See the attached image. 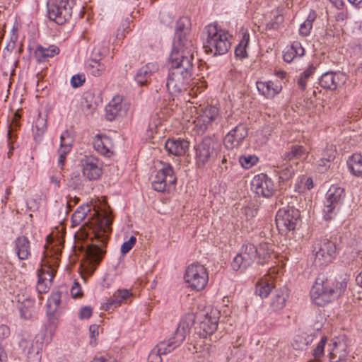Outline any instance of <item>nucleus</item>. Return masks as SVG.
<instances>
[{"label": "nucleus", "instance_id": "obj_1", "mask_svg": "<svg viewBox=\"0 0 362 362\" xmlns=\"http://www.w3.org/2000/svg\"><path fill=\"white\" fill-rule=\"evenodd\" d=\"M189 53H170L169 60L172 70L166 81V87L170 95H177L186 91L189 87L192 79L194 60V54Z\"/></svg>", "mask_w": 362, "mask_h": 362}, {"label": "nucleus", "instance_id": "obj_26", "mask_svg": "<svg viewBox=\"0 0 362 362\" xmlns=\"http://www.w3.org/2000/svg\"><path fill=\"white\" fill-rule=\"evenodd\" d=\"M131 293L127 289L118 290L116 291L112 297L110 298L103 305V308L106 311H110L121 305L129 296Z\"/></svg>", "mask_w": 362, "mask_h": 362}, {"label": "nucleus", "instance_id": "obj_25", "mask_svg": "<svg viewBox=\"0 0 362 362\" xmlns=\"http://www.w3.org/2000/svg\"><path fill=\"white\" fill-rule=\"evenodd\" d=\"M158 69L157 64L148 63L139 69L135 76V81L141 86H146L148 84L152 74L157 71Z\"/></svg>", "mask_w": 362, "mask_h": 362}, {"label": "nucleus", "instance_id": "obj_49", "mask_svg": "<svg viewBox=\"0 0 362 362\" xmlns=\"http://www.w3.org/2000/svg\"><path fill=\"white\" fill-rule=\"evenodd\" d=\"M315 67L313 65H311L309 69H308L303 72V76H301L298 80V85L301 90L305 89L306 79L315 72Z\"/></svg>", "mask_w": 362, "mask_h": 362}, {"label": "nucleus", "instance_id": "obj_38", "mask_svg": "<svg viewBox=\"0 0 362 362\" xmlns=\"http://www.w3.org/2000/svg\"><path fill=\"white\" fill-rule=\"evenodd\" d=\"M87 69L94 76H99L105 70L104 64L100 62V59H91L88 61Z\"/></svg>", "mask_w": 362, "mask_h": 362}, {"label": "nucleus", "instance_id": "obj_45", "mask_svg": "<svg viewBox=\"0 0 362 362\" xmlns=\"http://www.w3.org/2000/svg\"><path fill=\"white\" fill-rule=\"evenodd\" d=\"M109 51L107 45H96L92 52L91 59H100V60L105 56Z\"/></svg>", "mask_w": 362, "mask_h": 362}, {"label": "nucleus", "instance_id": "obj_53", "mask_svg": "<svg viewBox=\"0 0 362 362\" xmlns=\"http://www.w3.org/2000/svg\"><path fill=\"white\" fill-rule=\"evenodd\" d=\"M85 82V76L84 75H74L72 76L71 79V84L74 88H78L83 85Z\"/></svg>", "mask_w": 362, "mask_h": 362}, {"label": "nucleus", "instance_id": "obj_52", "mask_svg": "<svg viewBox=\"0 0 362 362\" xmlns=\"http://www.w3.org/2000/svg\"><path fill=\"white\" fill-rule=\"evenodd\" d=\"M90 341V344L92 346L97 344L96 337L99 335V326L94 324L91 325L89 327Z\"/></svg>", "mask_w": 362, "mask_h": 362}, {"label": "nucleus", "instance_id": "obj_37", "mask_svg": "<svg viewBox=\"0 0 362 362\" xmlns=\"http://www.w3.org/2000/svg\"><path fill=\"white\" fill-rule=\"evenodd\" d=\"M91 211V206L86 204L79 206L73 214L71 219L74 225H78Z\"/></svg>", "mask_w": 362, "mask_h": 362}, {"label": "nucleus", "instance_id": "obj_46", "mask_svg": "<svg viewBox=\"0 0 362 362\" xmlns=\"http://www.w3.org/2000/svg\"><path fill=\"white\" fill-rule=\"evenodd\" d=\"M279 180L281 182H285L292 177L294 174V169L291 165H286L285 167L282 166V169L279 170Z\"/></svg>", "mask_w": 362, "mask_h": 362}, {"label": "nucleus", "instance_id": "obj_6", "mask_svg": "<svg viewBox=\"0 0 362 362\" xmlns=\"http://www.w3.org/2000/svg\"><path fill=\"white\" fill-rule=\"evenodd\" d=\"M75 0H48L47 16L57 24L63 25L71 17Z\"/></svg>", "mask_w": 362, "mask_h": 362}, {"label": "nucleus", "instance_id": "obj_20", "mask_svg": "<svg viewBox=\"0 0 362 362\" xmlns=\"http://www.w3.org/2000/svg\"><path fill=\"white\" fill-rule=\"evenodd\" d=\"M126 111L127 108L122 103V97L117 95L105 107V117L107 120L112 121L117 117L124 115Z\"/></svg>", "mask_w": 362, "mask_h": 362}, {"label": "nucleus", "instance_id": "obj_22", "mask_svg": "<svg viewBox=\"0 0 362 362\" xmlns=\"http://www.w3.org/2000/svg\"><path fill=\"white\" fill-rule=\"evenodd\" d=\"M165 150L173 155L181 156L189 148V141L184 139H168L165 144Z\"/></svg>", "mask_w": 362, "mask_h": 362}, {"label": "nucleus", "instance_id": "obj_34", "mask_svg": "<svg viewBox=\"0 0 362 362\" xmlns=\"http://www.w3.org/2000/svg\"><path fill=\"white\" fill-rule=\"evenodd\" d=\"M250 41V35L248 33H245L243 35V37L239 42V44L236 46L235 49V55L237 58L239 59H245L247 57V52L246 50V47L248 45Z\"/></svg>", "mask_w": 362, "mask_h": 362}, {"label": "nucleus", "instance_id": "obj_36", "mask_svg": "<svg viewBox=\"0 0 362 362\" xmlns=\"http://www.w3.org/2000/svg\"><path fill=\"white\" fill-rule=\"evenodd\" d=\"M335 150L331 146L327 151L326 154L318 163V173H324L327 168H329L330 162L334 158Z\"/></svg>", "mask_w": 362, "mask_h": 362}, {"label": "nucleus", "instance_id": "obj_24", "mask_svg": "<svg viewBox=\"0 0 362 362\" xmlns=\"http://www.w3.org/2000/svg\"><path fill=\"white\" fill-rule=\"evenodd\" d=\"M288 296L289 291L288 288L284 287L276 290L271 300L270 307L272 310L274 312L281 310L285 307Z\"/></svg>", "mask_w": 362, "mask_h": 362}, {"label": "nucleus", "instance_id": "obj_27", "mask_svg": "<svg viewBox=\"0 0 362 362\" xmlns=\"http://www.w3.org/2000/svg\"><path fill=\"white\" fill-rule=\"evenodd\" d=\"M15 247L17 255L21 260L27 259L30 256V241L27 237H18L15 241Z\"/></svg>", "mask_w": 362, "mask_h": 362}, {"label": "nucleus", "instance_id": "obj_29", "mask_svg": "<svg viewBox=\"0 0 362 362\" xmlns=\"http://www.w3.org/2000/svg\"><path fill=\"white\" fill-rule=\"evenodd\" d=\"M347 166L351 174L357 177H362V156L354 153L347 160Z\"/></svg>", "mask_w": 362, "mask_h": 362}, {"label": "nucleus", "instance_id": "obj_14", "mask_svg": "<svg viewBox=\"0 0 362 362\" xmlns=\"http://www.w3.org/2000/svg\"><path fill=\"white\" fill-rule=\"evenodd\" d=\"M247 127L240 123L232 129L224 137L223 144L226 148L233 149L238 148L247 136Z\"/></svg>", "mask_w": 362, "mask_h": 362}, {"label": "nucleus", "instance_id": "obj_41", "mask_svg": "<svg viewBox=\"0 0 362 362\" xmlns=\"http://www.w3.org/2000/svg\"><path fill=\"white\" fill-rule=\"evenodd\" d=\"M274 85V83L272 81L268 82H262L258 81L257 82V88L258 91L263 95L264 96L269 98H272V86Z\"/></svg>", "mask_w": 362, "mask_h": 362}, {"label": "nucleus", "instance_id": "obj_44", "mask_svg": "<svg viewBox=\"0 0 362 362\" xmlns=\"http://www.w3.org/2000/svg\"><path fill=\"white\" fill-rule=\"evenodd\" d=\"M258 161V158L255 156H242L239 158V162L241 165L245 168L249 169L255 164H256Z\"/></svg>", "mask_w": 362, "mask_h": 362}, {"label": "nucleus", "instance_id": "obj_56", "mask_svg": "<svg viewBox=\"0 0 362 362\" xmlns=\"http://www.w3.org/2000/svg\"><path fill=\"white\" fill-rule=\"evenodd\" d=\"M60 139L62 146L68 145L69 147H72L73 139L68 131H65L62 134Z\"/></svg>", "mask_w": 362, "mask_h": 362}, {"label": "nucleus", "instance_id": "obj_4", "mask_svg": "<svg viewBox=\"0 0 362 362\" xmlns=\"http://www.w3.org/2000/svg\"><path fill=\"white\" fill-rule=\"evenodd\" d=\"M319 281L321 282H318V286L320 285L321 288L318 286V306H321L343 295L347 287L348 278L345 275L334 284L320 273L318 274Z\"/></svg>", "mask_w": 362, "mask_h": 362}, {"label": "nucleus", "instance_id": "obj_35", "mask_svg": "<svg viewBox=\"0 0 362 362\" xmlns=\"http://www.w3.org/2000/svg\"><path fill=\"white\" fill-rule=\"evenodd\" d=\"M44 342H45V334H38V335L35 336V337L33 340V341L28 349V355L35 354L37 356V359H38L39 358L38 356L42 349Z\"/></svg>", "mask_w": 362, "mask_h": 362}, {"label": "nucleus", "instance_id": "obj_42", "mask_svg": "<svg viewBox=\"0 0 362 362\" xmlns=\"http://www.w3.org/2000/svg\"><path fill=\"white\" fill-rule=\"evenodd\" d=\"M313 340V337H308L304 338L303 336L297 335L293 339L292 346L295 349H302Z\"/></svg>", "mask_w": 362, "mask_h": 362}, {"label": "nucleus", "instance_id": "obj_3", "mask_svg": "<svg viewBox=\"0 0 362 362\" xmlns=\"http://www.w3.org/2000/svg\"><path fill=\"white\" fill-rule=\"evenodd\" d=\"M207 34L204 48L206 53L213 54L214 56L226 54L230 47L228 34L218 29L217 25L210 24L205 28Z\"/></svg>", "mask_w": 362, "mask_h": 362}, {"label": "nucleus", "instance_id": "obj_33", "mask_svg": "<svg viewBox=\"0 0 362 362\" xmlns=\"http://www.w3.org/2000/svg\"><path fill=\"white\" fill-rule=\"evenodd\" d=\"M274 288L272 281L269 279H261L256 284L255 293L261 298H266Z\"/></svg>", "mask_w": 362, "mask_h": 362}, {"label": "nucleus", "instance_id": "obj_43", "mask_svg": "<svg viewBox=\"0 0 362 362\" xmlns=\"http://www.w3.org/2000/svg\"><path fill=\"white\" fill-rule=\"evenodd\" d=\"M315 18V13L312 14H310L308 18L300 25L299 33L303 36H306L310 33V31L312 28L313 22L314 21Z\"/></svg>", "mask_w": 362, "mask_h": 362}, {"label": "nucleus", "instance_id": "obj_18", "mask_svg": "<svg viewBox=\"0 0 362 362\" xmlns=\"http://www.w3.org/2000/svg\"><path fill=\"white\" fill-rule=\"evenodd\" d=\"M218 320L216 312L205 315L199 326L195 328L196 333L202 338L211 336L217 329Z\"/></svg>", "mask_w": 362, "mask_h": 362}, {"label": "nucleus", "instance_id": "obj_5", "mask_svg": "<svg viewBox=\"0 0 362 362\" xmlns=\"http://www.w3.org/2000/svg\"><path fill=\"white\" fill-rule=\"evenodd\" d=\"M275 221L279 233L286 235L300 226L301 223L300 211L289 206L280 209L276 213Z\"/></svg>", "mask_w": 362, "mask_h": 362}, {"label": "nucleus", "instance_id": "obj_51", "mask_svg": "<svg viewBox=\"0 0 362 362\" xmlns=\"http://www.w3.org/2000/svg\"><path fill=\"white\" fill-rule=\"evenodd\" d=\"M136 238L132 235L128 241L124 242L121 247V252L123 255L129 252L136 244Z\"/></svg>", "mask_w": 362, "mask_h": 362}, {"label": "nucleus", "instance_id": "obj_10", "mask_svg": "<svg viewBox=\"0 0 362 362\" xmlns=\"http://www.w3.org/2000/svg\"><path fill=\"white\" fill-rule=\"evenodd\" d=\"M177 182L173 168L170 164H164L159 170L152 181V187L159 192L170 191L175 187Z\"/></svg>", "mask_w": 362, "mask_h": 362}, {"label": "nucleus", "instance_id": "obj_9", "mask_svg": "<svg viewBox=\"0 0 362 362\" xmlns=\"http://www.w3.org/2000/svg\"><path fill=\"white\" fill-rule=\"evenodd\" d=\"M105 254V250L98 243H91L87 245L84 259L81 264V276L85 281L94 273Z\"/></svg>", "mask_w": 362, "mask_h": 362}, {"label": "nucleus", "instance_id": "obj_48", "mask_svg": "<svg viewBox=\"0 0 362 362\" xmlns=\"http://www.w3.org/2000/svg\"><path fill=\"white\" fill-rule=\"evenodd\" d=\"M81 107L83 112L86 115H90L93 113L96 108V104L88 101L85 98L81 103Z\"/></svg>", "mask_w": 362, "mask_h": 362}, {"label": "nucleus", "instance_id": "obj_23", "mask_svg": "<svg viewBox=\"0 0 362 362\" xmlns=\"http://www.w3.org/2000/svg\"><path fill=\"white\" fill-rule=\"evenodd\" d=\"M172 341H160L148 355V362H162V355L170 352L174 347Z\"/></svg>", "mask_w": 362, "mask_h": 362}, {"label": "nucleus", "instance_id": "obj_13", "mask_svg": "<svg viewBox=\"0 0 362 362\" xmlns=\"http://www.w3.org/2000/svg\"><path fill=\"white\" fill-rule=\"evenodd\" d=\"M251 188L257 195L265 198L272 197L274 192L272 180L265 174H259L254 177Z\"/></svg>", "mask_w": 362, "mask_h": 362}, {"label": "nucleus", "instance_id": "obj_54", "mask_svg": "<svg viewBox=\"0 0 362 362\" xmlns=\"http://www.w3.org/2000/svg\"><path fill=\"white\" fill-rule=\"evenodd\" d=\"M129 21L126 20L125 22L122 24V28H119L117 29L115 38L116 40H121L125 37V31L129 28Z\"/></svg>", "mask_w": 362, "mask_h": 362}, {"label": "nucleus", "instance_id": "obj_64", "mask_svg": "<svg viewBox=\"0 0 362 362\" xmlns=\"http://www.w3.org/2000/svg\"><path fill=\"white\" fill-rule=\"evenodd\" d=\"M71 293L74 298H77L82 296L83 293L81 291V286L78 283H75L74 285L72 286Z\"/></svg>", "mask_w": 362, "mask_h": 362}, {"label": "nucleus", "instance_id": "obj_63", "mask_svg": "<svg viewBox=\"0 0 362 362\" xmlns=\"http://www.w3.org/2000/svg\"><path fill=\"white\" fill-rule=\"evenodd\" d=\"M327 341V337L324 336L322 337L320 341L318 343V361L320 358L324 355V350Z\"/></svg>", "mask_w": 362, "mask_h": 362}, {"label": "nucleus", "instance_id": "obj_28", "mask_svg": "<svg viewBox=\"0 0 362 362\" xmlns=\"http://www.w3.org/2000/svg\"><path fill=\"white\" fill-rule=\"evenodd\" d=\"M59 49L55 45H51L47 47L39 45L35 51V57L37 62H43L48 58L53 57L58 54Z\"/></svg>", "mask_w": 362, "mask_h": 362}, {"label": "nucleus", "instance_id": "obj_2", "mask_svg": "<svg viewBox=\"0 0 362 362\" xmlns=\"http://www.w3.org/2000/svg\"><path fill=\"white\" fill-rule=\"evenodd\" d=\"M113 217L106 209L95 210L83 227V235L92 241L96 240L101 246H106L112 232Z\"/></svg>", "mask_w": 362, "mask_h": 362}, {"label": "nucleus", "instance_id": "obj_7", "mask_svg": "<svg viewBox=\"0 0 362 362\" xmlns=\"http://www.w3.org/2000/svg\"><path fill=\"white\" fill-rule=\"evenodd\" d=\"M188 23L189 20L187 18H180L177 21L172 52L185 53L190 51L189 54H194L195 47L192 40L189 38Z\"/></svg>", "mask_w": 362, "mask_h": 362}, {"label": "nucleus", "instance_id": "obj_59", "mask_svg": "<svg viewBox=\"0 0 362 362\" xmlns=\"http://www.w3.org/2000/svg\"><path fill=\"white\" fill-rule=\"evenodd\" d=\"M92 308L90 306H83L81 308L79 317L81 320H86L92 315Z\"/></svg>", "mask_w": 362, "mask_h": 362}, {"label": "nucleus", "instance_id": "obj_61", "mask_svg": "<svg viewBox=\"0 0 362 362\" xmlns=\"http://www.w3.org/2000/svg\"><path fill=\"white\" fill-rule=\"evenodd\" d=\"M257 256L259 257V264H264L269 261L270 258V252L269 251H259L257 250Z\"/></svg>", "mask_w": 362, "mask_h": 362}, {"label": "nucleus", "instance_id": "obj_55", "mask_svg": "<svg viewBox=\"0 0 362 362\" xmlns=\"http://www.w3.org/2000/svg\"><path fill=\"white\" fill-rule=\"evenodd\" d=\"M218 115V109L216 107L211 106L206 108L205 110V115L209 118V121H213Z\"/></svg>", "mask_w": 362, "mask_h": 362}, {"label": "nucleus", "instance_id": "obj_31", "mask_svg": "<svg viewBox=\"0 0 362 362\" xmlns=\"http://www.w3.org/2000/svg\"><path fill=\"white\" fill-rule=\"evenodd\" d=\"M239 254L243 257L245 264H247L248 267L257 257V249L252 244H247L243 247L241 252Z\"/></svg>", "mask_w": 362, "mask_h": 362}, {"label": "nucleus", "instance_id": "obj_50", "mask_svg": "<svg viewBox=\"0 0 362 362\" xmlns=\"http://www.w3.org/2000/svg\"><path fill=\"white\" fill-rule=\"evenodd\" d=\"M18 123L16 121L13 122L9 126V129L8 131V144L11 146V150H13L14 148L13 146H11L13 143V140L15 139L16 136L13 134V132L16 130V128L18 127ZM11 153V151H9L8 155Z\"/></svg>", "mask_w": 362, "mask_h": 362}, {"label": "nucleus", "instance_id": "obj_16", "mask_svg": "<svg viewBox=\"0 0 362 362\" xmlns=\"http://www.w3.org/2000/svg\"><path fill=\"white\" fill-rule=\"evenodd\" d=\"M336 256L335 244L327 239L321 241L318 249V266L320 267H327L331 264Z\"/></svg>", "mask_w": 362, "mask_h": 362}, {"label": "nucleus", "instance_id": "obj_57", "mask_svg": "<svg viewBox=\"0 0 362 362\" xmlns=\"http://www.w3.org/2000/svg\"><path fill=\"white\" fill-rule=\"evenodd\" d=\"M291 49L293 50L296 56L301 57L304 54L305 50L299 42H293L291 46Z\"/></svg>", "mask_w": 362, "mask_h": 362}, {"label": "nucleus", "instance_id": "obj_15", "mask_svg": "<svg viewBox=\"0 0 362 362\" xmlns=\"http://www.w3.org/2000/svg\"><path fill=\"white\" fill-rule=\"evenodd\" d=\"M196 315L194 313H188L180 320L175 331V337L168 341L173 342V347L179 346L189 332L191 327L194 324Z\"/></svg>", "mask_w": 362, "mask_h": 362}, {"label": "nucleus", "instance_id": "obj_40", "mask_svg": "<svg viewBox=\"0 0 362 362\" xmlns=\"http://www.w3.org/2000/svg\"><path fill=\"white\" fill-rule=\"evenodd\" d=\"M35 128L36 132L34 135V139L36 141H40L41 140V136L47 129V119L41 117L40 116L38 117L35 123Z\"/></svg>", "mask_w": 362, "mask_h": 362}, {"label": "nucleus", "instance_id": "obj_21", "mask_svg": "<svg viewBox=\"0 0 362 362\" xmlns=\"http://www.w3.org/2000/svg\"><path fill=\"white\" fill-rule=\"evenodd\" d=\"M347 346L344 341H333L329 344L327 351L330 362H342L345 361L347 356Z\"/></svg>", "mask_w": 362, "mask_h": 362}, {"label": "nucleus", "instance_id": "obj_62", "mask_svg": "<svg viewBox=\"0 0 362 362\" xmlns=\"http://www.w3.org/2000/svg\"><path fill=\"white\" fill-rule=\"evenodd\" d=\"M61 301V292L57 291L52 294L50 298L48 300V303H51L52 305L58 306Z\"/></svg>", "mask_w": 362, "mask_h": 362}, {"label": "nucleus", "instance_id": "obj_30", "mask_svg": "<svg viewBox=\"0 0 362 362\" xmlns=\"http://www.w3.org/2000/svg\"><path fill=\"white\" fill-rule=\"evenodd\" d=\"M339 77L333 72L323 74L318 80V84L324 88L334 89L337 87Z\"/></svg>", "mask_w": 362, "mask_h": 362}, {"label": "nucleus", "instance_id": "obj_32", "mask_svg": "<svg viewBox=\"0 0 362 362\" xmlns=\"http://www.w3.org/2000/svg\"><path fill=\"white\" fill-rule=\"evenodd\" d=\"M35 307V300L30 298L23 300L18 305L22 317L29 319L32 317Z\"/></svg>", "mask_w": 362, "mask_h": 362}, {"label": "nucleus", "instance_id": "obj_17", "mask_svg": "<svg viewBox=\"0 0 362 362\" xmlns=\"http://www.w3.org/2000/svg\"><path fill=\"white\" fill-rule=\"evenodd\" d=\"M81 165L83 175L88 180H95L100 177L102 169L98 158L93 156L85 157L81 160Z\"/></svg>", "mask_w": 362, "mask_h": 362}, {"label": "nucleus", "instance_id": "obj_60", "mask_svg": "<svg viewBox=\"0 0 362 362\" xmlns=\"http://www.w3.org/2000/svg\"><path fill=\"white\" fill-rule=\"evenodd\" d=\"M93 144L95 148L100 153L105 154L106 153L109 152V150L105 147L100 138L95 139Z\"/></svg>", "mask_w": 362, "mask_h": 362}, {"label": "nucleus", "instance_id": "obj_58", "mask_svg": "<svg viewBox=\"0 0 362 362\" xmlns=\"http://www.w3.org/2000/svg\"><path fill=\"white\" fill-rule=\"evenodd\" d=\"M160 124V118L157 115H155L149 122L148 130L150 131L151 133L156 132V129Z\"/></svg>", "mask_w": 362, "mask_h": 362}, {"label": "nucleus", "instance_id": "obj_8", "mask_svg": "<svg viewBox=\"0 0 362 362\" xmlns=\"http://www.w3.org/2000/svg\"><path fill=\"white\" fill-rule=\"evenodd\" d=\"M220 144L213 137H205L194 146L196 164L199 168L211 163L217 156Z\"/></svg>", "mask_w": 362, "mask_h": 362}, {"label": "nucleus", "instance_id": "obj_47", "mask_svg": "<svg viewBox=\"0 0 362 362\" xmlns=\"http://www.w3.org/2000/svg\"><path fill=\"white\" fill-rule=\"evenodd\" d=\"M231 267L234 271L240 270L241 272L247 268V264H245L244 259L239 253L233 258Z\"/></svg>", "mask_w": 362, "mask_h": 362}, {"label": "nucleus", "instance_id": "obj_19", "mask_svg": "<svg viewBox=\"0 0 362 362\" xmlns=\"http://www.w3.org/2000/svg\"><path fill=\"white\" fill-rule=\"evenodd\" d=\"M55 273L56 270L49 265L42 267L39 271V279L36 286L39 294L48 292Z\"/></svg>", "mask_w": 362, "mask_h": 362}, {"label": "nucleus", "instance_id": "obj_11", "mask_svg": "<svg viewBox=\"0 0 362 362\" xmlns=\"http://www.w3.org/2000/svg\"><path fill=\"white\" fill-rule=\"evenodd\" d=\"M186 283L192 289L200 291L205 288L209 277L205 267L199 264L189 265L185 272Z\"/></svg>", "mask_w": 362, "mask_h": 362}, {"label": "nucleus", "instance_id": "obj_39", "mask_svg": "<svg viewBox=\"0 0 362 362\" xmlns=\"http://www.w3.org/2000/svg\"><path fill=\"white\" fill-rule=\"evenodd\" d=\"M305 153V150L301 146H293L291 150L288 152H286L283 158L285 160H293L295 159L300 158Z\"/></svg>", "mask_w": 362, "mask_h": 362}, {"label": "nucleus", "instance_id": "obj_12", "mask_svg": "<svg viewBox=\"0 0 362 362\" xmlns=\"http://www.w3.org/2000/svg\"><path fill=\"white\" fill-rule=\"evenodd\" d=\"M343 194L344 189L335 186L331 187L327 191L326 194V202H325V206L322 209L324 219L325 221L332 219L334 215H335V208L341 202Z\"/></svg>", "mask_w": 362, "mask_h": 362}]
</instances>
